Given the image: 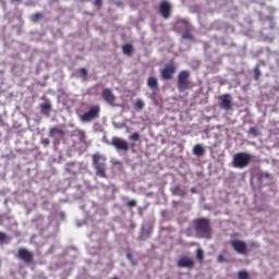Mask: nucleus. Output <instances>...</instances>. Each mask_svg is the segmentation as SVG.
<instances>
[{
	"mask_svg": "<svg viewBox=\"0 0 279 279\" xmlns=\"http://www.w3.org/2000/svg\"><path fill=\"white\" fill-rule=\"evenodd\" d=\"M16 258H20V260H23L26 265H32V263H34V253L33 251H29V248L21 246L17 250Z\"/></svg>",
	"mask_w": 279,
	"mask_h": 279,
	"instance_id": "obj_7",
	"label": "nucleus"
},
{
	"mask_svg": "<svg viewBox=\"0 0 279 279\" xmlns=\"http://www.w3.org/2000/svg\"><path fill=\"white\" fill-rule=\"evenodd\" d=\"M133 50H134V48H133L132 44H125L124 46H122V51L124 52V54L131 56Z\"/></svg>",
	"mask_w": 279,
	"mask_h": 279,
	"instance_id": "obj_19",
	"label": "nucleus"
},
{
	"mask_svg": "<svg viewBox=\"0 0 279 279\" xmlns=\"http://www.w3.org/2000/svg\"><path fill=\"white\" fill-rule=\"evenodd\" d=\"M100 111H101L100 105H94L88 109V111H85V113L81 116V120L83 122H90L92 120L99 118Z\"/></svg>",
	"mask_w": 279,
	"mask_h": 279,
	"instance_id": "obj_6",
	"label": "nucleus"
},
{
	"mask_svg": "<svg viewBox=\"0 0 279 279\" xmlns=\"http://www.w3.org/2000/svg\"><path fill=\"white\" fill-rule=\"evenodd\" d=\"M7 238V233H4L3 231H0V240L3 241Z\"/></svg>",
	"mask_w": 279,
	"mask_h": 279,
	"instance_id": "obj_33",
	"label": "nucleus"
},
{
	"mask_svg": "<svg viewBox=\"0 0 279 279\" xmlns=\"http://www.w3.org/2000/svg\"><path fill=\"white\" fill-rule=\"evenodd\" d=\"M177 266L180 267V269H194L195 262L191 259V257H187V255H181L177 262Z\"/></svg>",
	"mask_w": 279,
	"mask_h": 279,
	"instance_id": "obj_11",
	"label": "nucleus"
},
{
	"mask_svg": "<svg viewBox=\"0 0 279 279\" xmlns=\"http://www.w3.org/2000/svg\"><path fill=\"white\" fill-rule=\"evenodd\" d=\"M111 146H113L117 150H122L124 153L130 150V144L123 137H111Z\"/></svg>",
	"mask_w": 279,
	"mask_h": 279,
	"instance_id": "obj_10",
	"label": "nucleus"
},
{
	"mask_svg": "<svg viewBox=\"0 0 279 279\" xmlns=\"http://www.w3.org/2000/svg\"><path fill=\"white\" fill-rule=\"evenodd\" d=\"M192 192H196L195 187H192Z\"/></svg>",
	"mask_w": 279,
	"mask_h": 279,
	"instance_id": "obj_38",
	"label": "nucleus"
},
{
	"mask_svg": "<svg viewBox=\"0 0 279 279\" xmlns=\"http://www.w3.org/2000/svg\"><path fill=\"white\" fill-rule=\"evenodd\" d=\"M80 72H81V74H82V76H83V80H84V81H87V76H88V70H87V68H80Z\"/></svg>",
	"mask_w": 279,
	"mask_h": 279,
	"instance_id": "obj_26",
	"label": "nucleus"
},
{
	"mask_svg": "<svg viewBox=\"0 0 279 279\" xmlns=\"http://www.w3.org/2000/svg\"><path fill=\"white\" fill-rule=\"evenodd\" d=\"M218 263H226L225 255H218Z\"/></svg>",
	"mask_w": 279,
	"mask_h": 279,
	"instance_id": "obj_32",
	"label": "nucleus"
},
{
	"mask_svg": "<svg viewBox=\"0 0 279 279\" xmlns=\"http://www.w3.org/2000/svg\"><path fill=\"white\" fill-rule=\"evenodd\" d=\"M193 225L197 238H206L207 240L213 238V227L209 218H195Z\"/></svg>",
	"mask_w": 279,
	"mask_h": 279,
	"instance_id": "obj_1",
	"label": "nucleus"
},
{
	"mask_svg": "<svg viewBox=\"0 0 279 279\" xmlns=\"http://www.w3.org/2000/svg\"><path fill=\"white\" fill-rule=\"evenodd\" d=\"M172 194L177 195V196H185L186 194V190H184L183 187H181V185H174L172 187Z\"/></svg>",
	"mask_w": 279,
	"mask_h": 279,
	"instance_id": "obj_17",
	"label": "nucleus"
},
{
	"mask_svg": "<svg viewBox=\"0 0 279 279\" xmlns=\"http://www.w3.org/2000/svg\"><path fill=\"white\" fill-rule=\"evenodd\" d=\"M268 11H269L270 13H275L276 9H275V7H268Z\"/></svg>",
	"mask_w": 279,
	"mask_h": 279,
	"instance_id": "obj_34",
	"label": "nucleus"
},
{
	"mask_svg": "<svg viewBox=\"0 0 279 279\" xmlns=\"http://www.w3.org/2000/svg\"><path fill=\"white\" fill-rule=\"evenodd\" d=\"M93 166L96 170L97 177L107 179V157L101 155V153H94L93 155Z\"/></svg>",
	"mask_w": 279,
	"mask_h": 279,
	"instance_id": "obj_2",
	"label": "nucleus"
},
{
	"mask_svg": "<svg viewBox=\"0 0 279 279\" xmlns=\"http://www.w3.org/2000/svg\"><path fill=\"white\" fill-rule=\"evenodd\" d=\"M260 76H262V70H260L259 63H257V65H255V68H254V78H255V81H259Z\"/></svg>",
	"mask_w": 279,
	"mask_h": 279,
	"instance_id": "obj_20",
	"label": "nucleus"
},
{
	"mask_svg": "<svg viewBox=\"0 0 279 279\" xmlns=\"http://www.w3.org/2000/svg\"><path fill=\"white\" fill-rule=\"evenodd\" d=\"M252 159H254V155L242 150L241 153H235V155H233L232 166L233 168H246L250 166Z\"/></svg>",
	"mask_w": 279,
	"mask_h": 279,
	"instance_id": "obj_3",
	"label": "nucleus"
},
{
	"mask_svg": "<svg viewBox=\"0 0 279 279\" xmlns=\"http://www.w3.org/2000/svg\"><path fill=\"white\" fill-rule=\"evenodd\" d=\"M275 26H276L275 24H271V25H270V28H275Z\"/></svg>",
	"mask_w": 279,
	"mask_h": 279,
	"instance_id": "obj_37",
	"label": "nucleus"
},
{
	"mask_svg": "<svg viewBox=\"0 0 279 279\" xmlns=\"http://www.w3.org/2000/svg\"><path fill=\"white\" fill-rule=\"evenodd\" d=\"M102 98L106 102H108V105H114L117 100V96H114L112 89H110L109 87L102 89Z\"/></svg>",
	"mask_w": 279,
	"mask_h": 279,
	"instance_id": "obj_13",
	"label": "nucleus"
},
{
	"mask_svg": "<svg viewBox=\"0 0 279 279\" xmlns=\"http://www.w3.org/2000/svg\"><path fill=\"white\" fill-rule=\"evenodd\" d=\"M230 244L233 247L234 252H236V254H242V256H247L248 248H247V242H245V240H231Z\"/></svg>",
	"mask_w": 279,
	"mask_h": 279,
	"instance_id": "obj_9",
	"label": "nucleus"
},
{
	"mask_svg": "<svg viewBox=\"0 0 279 279\" xmlns=\"http://www.w3.org/2000/svg\"><path fill=\"white\" fill-rule=\"evenodd\" d=\"M248 134H250V135H253L254 137H257V135H259L258 129H256V126H251V128L248 129Z\"/></svg>",
	"mask_w": 279,
	"mask_h": 279,
	"instance_id": "obj_25",
	"label": "nucleus"
},
{
	"mask_svg": "<svg viewBox=\"0 0 279 279\" xmlns=\"http://www.w3.org/2000/svg\"><path fill=\"white\" fill-rule=\"evenodd\" d=\"M41 144H44V146H49V144H50L49 137H44V138L41 140Z\"/></svg>",
	"mask_w": 279,
	"mask_h": 279,
	"instance_id": "obj_30",
	"label": "nucleus"
},
{
	"mask_svg": "<svg viewBox=\"0 0 279 279\" xmlns=\"http://www.w3.org/2000/svg\"><path fill=\"white\" fill-rule=\"evenodd\" d=\"M94 4L100 9L102 7V0H95Z\"/></svg>",
	"mask_w": 279,
	"mask_h": 279,
	"instance_id": "obj_31",
	"label": "nucleus"
},
{
	"mask_svg": "<svg viewBox=\"0 0 279 279\" xmlns=\"http://www.w3.org/2000/svg\"><path fill=\"white\" fill-rule=\"evenodd\" d=\"M56 134H58V135H64L63 129H60L59 126H53L52 129H50L49 135H50L51 137H53Z\"/></svg>",
	"mask_w": 279,
	"mask_h": 279,
	"instance_id": "obj_18",
	"label": "nucleus"
},
{
	"mask_svg": "<svg viewBox=\"0 0 279 279\" xmlns=\"http://www.w3.org/2000/svg\"><path fill=\"white\" fill-rule=\"evenodd\" d=\"M193 153L197 157H202V155H205L206 148L203 146V144H195V146L193 148Z\"/></svg>",
	"mask_w": 279,
	"mask_h": 279,
	"instance_id": "obj_16",
	"label": "nucleus"
},
{
	"mask_svg": "<svg viewBox=\"0 0 279 279\" xmlns=\"http://www.w3.org/2000/svg\"><path fill=\"white\" fill-rule=\"evenodd\" d=\"M147 85L154 92H157L159 89V83L156 76H148Z\"/></svg>",
	"mask_w": 279,
	"mask_h": 279,
	"instance_id": "obj_15",
	"label": "nucleus"
},
{
	"mask_svg": "<svg viewBox=\"0 0 279 279\" xmlns=\"http://www.w3.org/2000/svg\"><path fill=\"white\" fill-rule=\"evenodd\" d=\"M129 140H133V142H137L138 140H141V135L137 132H134L130 135Z\"/></svg>",
	"mask_w": 279,
	"mask_h": 279,
	"instance_id": "obj_28",
	"label": "nucleus"
},
{
	"mask_svg": "<svg viewBox=\"0 0 279 279\" xmlns=\"http://www.w3.org/2000/svg\"><path fill=\"white\" fill-rule=\"evenodd\" d=\"M126 205L128 207H136L137 201H135V198H131V201H128Z\"/></svg>",
	"mask_w": 279,
	"mask_h": 279,
	"instance_id": "obj_29",
	"label": "nucleus"
},
{
	"mask_svg": "<svg viewBox=\"0 0 279 279\" xmlns=\"http://www.w3.org/2000/svg\"><path fill=\"white\" fill-rule=\"evenodd\" d=\"M196 258H197V260H199V263H203V260L205 258L203 248H197Z\"/></svg>",
	"mask_w": 279,
	"mask_h": 279,
	"instance_id": "obj_23",
	"label": "nucleus"
},
{
	"mask_svg": "<svg viewBox=\"0 0 279 279\" xmlns=\"http://www.w3.org/2000/svg\"><path fill=\"white\" fill-rule=\"evenodd\" d=\"M191 72L190 70H182L181 72H179L178 74V89L179 92H186V89H190L191 87Z\"/></svg>",
	"mask_w": 279,
	"mask_h": 279,
	"instance_id": "obj_4",
	"label": "nucleus"
},
{
	"mask_svg": "<svg viewBox=\"0 0 279 279\" xmlns=\"http://www.w3.org/2000/svg\"><path fill=\"white\" fill-rule=\"evenodd\" d=\"M177 72L175 61L171 59L160 71V76L163 81H171Z\"/></svg>",
	"mask_w": 279,
	"mask_h": 279,
	"instance_id": "obj_5",
	"label": "nucleus"
},
{
	"mask_svg": "<svg viewBox=\"0 0 279 279\" xmlns=\"http://www.w3.org/2000/svg\"><path fill=\"white\" fill-rule=\"evenodd\" d=\"M232 107V96L231 94H223L220 98V108L229 110Z\"/></svg>",
	"mask_w": 279,
	"mask_h": 279,
	"instance_id": "obj_14",
	"label": "nucleus"
},
{
	"mask_svg": "<svg viewBox=\"0 0 279 279\" xmlns=\"http://www.w3.org/2000/svg\"><path fill=\"white\" fill-rule=\"evenodd\" d=\"M135 109H144L145 107V102L144 100H142V98H137V100H135V105H134Z\"/></svg>",
	"mask_w": 279,
	"mask_h": 279,
	"instance_id": "obj_22",
	"label": "nucleus"
},
{
	"mask_svg": "<svg viewBox=\"0 0 279 279\" xmlns=\"http://www.w3.org/2000/svg\"><path fill=\"white\" fill-rule=\"evenodd\" d=\"M15 2H22V0H15Z\"/></svg>",
	"mask_w": 279,
	"mask_h": 279,
	"instance_id": "obj_39",
	"label": "nucleus"
},
{
	"mask_svg": "<svg viewBox=\"0 0 279 279\" xmlns=\"http://www.w3.org/2000/svg\"><path fill=\"white\" fill-rule=\"evenodd\" d=\"M172 4L171 2H169L168 0H162L159 3V9H158V13L159 15H161V17L163 20H170L171 15H172Z\"/></svg>",
	"mask_w": 279,
	"mask_h": 279,
	"instance_id": "obj_8",
	"label": "nucleus"
},
{
	"mask_svg": "<svg viewBox=\"0 0 279 279\" xmlns=\"http://www.w3.org/2000/svg\"><path fill=\"white\" fill-rule=\"evenodd\" d=\"M111 279H120V278L118 277V275H114L113 277H111Z\"/></svg>",
	"mask_w": 279,
	"mask_h": 279,
	"instance_id": "obj_35",
	"label": "nucleus"
},
{
	"mask_svg": "<svg viewBox=\"0 0 279 279\" xmlns=\"http://www.w3.org/2000/svg\"><path fill=\"white\" fill-rule=\"evenodd\" d=\"M44 17L43 13L37 12L32 16L33 22H38V20H41Z\"/></svg>",
	"mask_w": 279,
	"mask_h": 279,
	"instance_id": "obj_27",
	"label": "nucleus"
},
{
	"mask_svg": "<svg viewBox=\"0 0 279 279\" xmlns=\"http://www.w3.org/2000/svg\"><path fill=\"white\" fill-rule=\"evenodd\" d=\"M51 111L50 102H44L41 105V113H49Z\"/></svg>",
	"mask_w": 279,
	"mask_h": 279,
	"instance_id": "obj_21",
	"label": "nucleus"
},
{
	"mask_svg": "<svg viewBox=\"0 0 279 279\" xmlns=\"http://www.w3.org/2000/svg\"><path fill=\"white\" fill-rule=\"evenodd\" d=\"M264 5H265V4L262 2V3H260V7H264Z\"/></svg>",
	"mask_w": 279,
	"mask_h": 279,
	"instance_id": "obj_40",
	"label": "nucleus"
},
{
	"mask_svg": "<svg viewBox=\"0 0 279 279\" xmlns=\"http://www.w3.org/2000/svg\"><path fill=\"white\" fill-rule=\"evenodd\" d=\"M238 277L239 279H250V272L247 270H239Z\"/></svg>",
	"mask_w": 279,
	"mask_h": 279,
	"instance_id": "obj_24",
	"label": "nucleus"
},
{
	"mask_svg": "<svg viewBox=\"0 0 279 279\" xmlns=\"http://www.w3.org/2000/svg\"><path fill=\"white\" fill-rule=\"evenodd\" d=\"M265 177H270L269 172H265Z\"/></svg>",
	"mask_w": 279,
	"mask_h": 279,
	"instance_id": "obj_36",
	"label": "nucleus"
},
{
	"mask_svg": "<svg viewBox=\"0 0 279 279\" xmlns=\"http://www.w3.org/2000/svg\"><path fill=\"white\" fill-rule=\"evenodd\" d=\"M179 24H182L185 28L184 33H182L183 39H194V35L191 33L193 26H191L189 20H180Z\"/></svg>",
	"mask_w": 279,
	"mask_h": 279,
	"instance_id": "obj_12",
	"label": "nucleus"
}]
</instances>
